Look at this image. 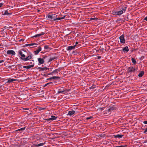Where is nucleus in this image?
Instances as JSON below:
<instances>
[{
    "label": "nucleus",
    "instance_id": "412c9836",
    "mask_svg": "<svg viewBox=\"0 0 147 147\" xmlns=\"http://www.w3.org/2000/svg\"><path fill=\"white\" fill-rule=\"evenodd\" d=\"M144 72L143 71H141L138 74L139 77H142L144 75Z\"/></svg>",
    "mask_w": 147,
    "mask_h": 147
},
{
    "label": "nucleus",
    "instance_id": "7ed1b4c3",
    "mask_svg": "<svg viewBox=\"0 0 147 147\" xmlns=\"http://www.w3.org/2000/svg\"><path fill=\"white\" fill-rule=\"evenodd\" d=\"M137 70V67H134L132 66L129 67L128 69V72L129 73H132L135 72Z\"/></svg>",
    "mask_w": 147,
    "mask_h": 147
},
{
    "label": "nucleus",
    "instance_id": "9b49d317",
    "mask_svg": "<svg viewBox=\"0 0 147 147\" xmlns=\"http://www.w3.org/2000/svg\"><path fill=\"white\" fill-rule=\"evenodd\" d=\"M34 65H29L24 66H23V68H26L27 69H30L31 68L33 67Z\"/></svg>",
    "mask_w": 147,
    "mask_h": 147
},
{
    "label": "nucleus",
    "instance_id": "c03bdc74",
    "mask_svg": "<svg viewBox=\"0 0 147 147\" xmlns=\"http://www.w3.org/2000/svg\"><path fill=\"white\" fill-rule=\"evenodd\" d=\"M147 131V129H146V131H145V132H146Z\"/></svg>",
    "mask_w": 147,
    "mask_h": 147
},
{
    "label": "nucleus",
    "instance_id": "79ce46f5",
    "mask_svg": "<svg viewBox=\"0 0 147 147\" xmlns=\"http://www.w3.org/2000/svg\"><path fill=\"white\" fill-rule=\"evenodd\" d=\"M101 56H98V59H100L101 58Z\"/></svg>",
    "mask_w": 147,
    "mask_h": 147
},
{
    "label": "nucleus",
    "instance_id": "9d476101",
    "mask_svg": "<svg viewBox=\"0 0 147 147\" xmlns=\"http://www.w3.org/2000/svg\"><path fill=\"white\" fill-rule=\"evenodd\" d=\"M76 45H74L73 46H69L67 47V50L68 51H70L71 50H72V49H74Z\"/></svg>",
    "mask_w": 147,
    "mask_h": 147
},
{
    "label": "nucleus",
    "instance_id": "f3484780",
    "mask_svg": "<svg viewBox=\"0 0 147 147\" xmlns=\"http://www.w3.org/2000/svg\"><path fill=\"white\" fill-rule=\"evenodd\" d=\"M67 93L66 91L65 90H59L58 91L57 93L58 94H60L61 93H62L63 94H65Z\"/></svg>",
    "mask_w": 147,
    "mask_h": 147
},
{
    "label": "nucleus",
    "instance_id": "aec40b11",
    "mask_svg": "<svg viewBox=\"0 0 147 147\" xmlns=\"http://www.w3.org/2000/svg\"><path fill=\"white\" fill-rule=\"evenodd\" d=\"M54 83H53V82H49L45 84V86H46L48 85H54Z\"/></svg>",
    "mask_w": 147,
    "mask_h": 147
},
{
    "label": "nucleus",
    "instance_id": "ddd939ff",
    "mask_svg": "<svg viewBox=\"0 0 147 147\" xmlns=\"http://www.w3.org/2000/svg\"><path fill=\"white\" fill-rule=\"evenodd\" d=\"M123 51L124 52H127L129 51L128 47L127 46H126L123 48Z\"/></svg>",
    "mask_w": 147,
    "mask_h": 147
},
{
    "label": "nucleus",
    "instance_id": "bb28decb",
    "mask_svg": "<svg viewBox=\"0 0 147 147\" xmlns=\"http://www.w3.org/2000/svg\"><path fill=\"white\" fill-rule=\"evenodd\" d=\"M40 110H43L45 109L46 108L45 107H39L38 108Z\"/></svg>",
    "mask_w": 147,
    "mask_h": 147
},
{
    "label": "nucleus",
    "instance_id": "6e6552de",
    "mask_svg": "<svg viewBox=\"0 0 147 147\" xmlns=\"http://www.w3.org/2000/svg\"><path fill=\"white\" fill-rule=\"evenodd\" d=\"M57 118V117H55V116L52 115L51 117V118H49V119H47L46 120L48 121H49L51 120H55Z\"/></svg>",
    "mask_w": 147,
    "mask_h": 147
},
{
    "label": "nucleus",
    "instance_id": "2f4dec72",
    "mask_svg": "<svg viewBox=\"0 0 147 147\" xmlns=\"http://www.w3.org/2000/svg\"><path fill=\"white\" fill-rule=\"evenodd\" d=\"M92 118V117L91 116L89 117H88L86 118V119L87 120H88Z\"/></svg>",
    "mask_w": 147,
    "mask_h": 147
},
{
    "label": "nucleus",
    "instance_id": "dca6fc26",
    "mask_svg": "<svg viewBox=\"0 0 147 147\" xmlns=\"http://www.w3.org/2000/svg\"><path fill=\"white\" fill-rule=\"evenodd\" d=\"M44 33L43 32H41V33L35 35L33 36L34 37H37L40 36L41 35L44 34Z\"/></svg>",
    "mask_w": 147,
    "mask_h": 147
},
{
    "label": "nucleus",
    "instance_id": "393cba45",
    "mask_svg": "<svg viewBox=\"0 0 147 147\" xmlns=\"http://www.w3.org/2000/svg\"><path fill=\"white\" fill-rule=\"evenodd\" d=\"M44 145V143H40L39 144H38L37 145V146H43Z\"/></svg>",
    "mask_w": 147,
    "mask_h": 147
},
{
    "label": "nucleus",
    "instance_id": "0eeeda50",
    "mask_svg": "<svg viewBox=\"0 0 147 147\" xmlns=\"http://www.w3.org/2000/svg\"><path fill=\"white\" fill-rule=\"evenodd\" d=\"M38 65H40V64H43L44 62V61L43 60V59L41 58H39L38 59Z\"/></svg>",
    "mask_w": 147,
    "mask_h": 147
},
{
    "label": "nucleus",
    "instance_id": "a18cd8bd",
    "mask_svg": "<svg viewBox=\"0 0 147 147\" xmlns=\"http://www.w3.org/2000/svg\"><path fill=\"white\" fill-rule=\"evenodd\" d=\"M1 129V128H0V130Z\"/></svg>",
    "mask_w": 147,
    "mask_h": 147
},
{
    "label": "nucleus",
    "instance_id": "5701e85b",
    "mask_svg": "<svg viewBox=\"0 0 147 147\" xmlns=\"http://www.w3.org/2000/svg\"><path fill=\"white\" fill-rule=\"evenodd\" d=\"M131 60L132 63H133L134 64H135L136 63V61L134 58H131Z\"/></svg>",
    "mask_w": 147,
    "mask_h": 147
},
{
    "label": "nucleus",
    "instance_id": "72a5a7b5",
    "mask_svg": "<svg viewBox=\"0 0 147 147\" xmlns=\"http://www.w3.org/2000/svg\"><path fill=\"white\" fill-rule=\"evenodd\" d=\"M143 123L145 124H147V120L146 121H144L143 122Z\"/></svg>",
    "mask_w": 147,
    "mask_h": 147
},
{
    "label": "nucleus",
    "instance_id": "39448f33",
    "mask_svg": "<svg viewBox=\"0 0 147 147\" xmlns=\"http://www.w3.org/2000/svg\"><path fill=\"white\" fill-rule=\"evenodd\" d=\"M116 109V108L115 107L112 106L109 108L108 111L109 112L112 111H114Z\"/></svg>",
    "mask_w": 147,
    "mask_h": 147
},
{
    "label": "nucleus",
    "instance_id": "cd10ccee",
    "mask_svg": "<svg viewBox=\"0 0 147 147\" xmlns=\"http://www.w3.org/2000/svg\"><path fill=\"white\" fill-rule=\"evenodd\" d=\"M49 48V47L48 45H45L44 47V49H48Z\"/></svg>",
    "mask_w": 147,
    "mask_h": 147
},
{
    "label": "nucleus",
    "instance_id": "4468645a",
    "mask_svg": "<svg viewBox=\"0 0 147 147\" xmlns=\"http://www.w3.org/2000/svg\"><path fill=\"white\" fill-rule=\"evenodd\" d=\"M75 111H70L68 112V114H67V115L70 116H71L72 115L74 114L75 113Z\"/></svg>",
    "mask_w": 147,
    "mask_h": 147
},
{
    "label": "nucleus",
    "instance_id": "7c9ffc66",
    "mask_svg": "<svg viewBox=\"0 0 147 147\" xmlns=\"http://www.w3.org/2000/svg\"><path fill=\"white\" fill-rule=\"evenodd\" d=\"M36 45V43H32V44H29V45H30V46H33V45Z\"/></svg>",
    "mask_w": 147,
    "mask_h": 147
},
{
    "label": "nucleus",
    "instance_id": "a211bd4d",
    "mask_svg": "<svg viewBox=\"0 0 147 147\" xmlns=\"http://www.w3.org/2000/svg\"><path fill=\"white\" fill-rule=\"evenodd\" d=\"M48 18H49V20H52V19H54L55 18L53 16V15H49L48 16Z\"/></svg>",
    "mask_w": 147,
    "mask_h": 147
},
{
    "label": "nucleus",
    "instance_id": "a19ab883",
    "mask_svg": "<svg viewBox=\"0 0 147 147\" xmlns=\"http://www.w3.org/2000/svg\"><path fill=\"white\" fill-rule=\"evenodd\" d=\"M78 44V42H76V44H75V45H76H76L77 44Z\"/></svg>",
    "mask_w": 147,
    "mask_h": 147
},
{
    "label": "nucleus",
    "instance_id": "423d86ee",
    "mask_svg": "<svg viewBox=\"0 0 147 147\" xmlns=\"http://www.w3.org/2000/svg\"><path fill=\"white\" fill-rule=\"evenodd\" d=\"M7 53L8 55H14L16 54L15 52L13 50H8L7 51Z\"/></svg>",
    "mask_w": 147,
    "mask_h": 147
},
{
    "label": "nucleus",
    "instance_id": "4be33fe9",
    "mask_svg": "<svg viewBox=\"0 0 147 147\" xmlns=\"http://www.w3.org/2000/svg\"><path fill=\"white\" fill-rule=\"evenodd\" d=\"M59 77L58 76H53L51 77L50 78V79H59Z\"/></svg>",
    "mask_w": 147,
    "mask_h": 147
},
{
    "label": "nucleus",
    "instance_id": "20e7f679",
    "mask_svg": "<svg viewBox=\"0 0 147 147\" xmlns=\"http://www.w3.org/2000/svg\"><path fill=\"white\" fill-rule=\"evenodd\" d=\"M124 37V35L123 34L122 35L119 37L120 42L121 43H125V40Z\"/></svg>",
    "mask_w": 147,
    "mask_h": 147
},
{
    "label": "nucleus",
    "instance_id": "c9c22d12",
    "mask_svg": "<svg viewBox=\"0 0 147 147\" xmlns=\"http://www.w3.org/2000/svg\"><path fill=\"white\" fill-rule=\"evenodd\" d=\"M3 5V3H0V7H1Z\"/></svg>",
    "mask_w": 147,
    "mask_h": 147
},
{
    "label": "nucleus",
    "instance_id": "473e14b6",
    "mask_svg": "<svg viewBox=\"0 0 147 147\" xmlns=\"http://www.w3.org/2000/svg\"><path fill=\"white\" fill-rule=\"evenodd\" d=\"M4 61V60H0V64L2 63Z\"/></svg>",
    "mask_w": 147,
    "mask_h": 147
},
{
    "label": "nucleus",
    "instance_id": "c85d7f7f",
    "mask_svg": "<svg viewBox=\"0 0 147 147\" xmlns=\"http://www.w3.org/2000/svg\"><path fill=\"white\" fill-rule=\"evenodd\" d=\"M57 73V69H55V70L53 71H52V73Z\"/></svg>",
    "mask_w": 147,
    "mask_h": 147
},
{
    "label": "nucleus",
    "instance_id": "37998d69",
    "mask_svg": "<svg viewBox=\"0 0 147 147\" xmlns=\"http://www.w3.org/2000/svg\"><path fill=\"white\" fill-rule=\"evenodd\" d=\"M50 79H50V78H48V79H47V80H50Z\"/></svg>",
    "mask_w": 147,
    "mask_h": 147
},
{
    "label": "nucleus",
    "instance_id": "6ab92c4d",
    "mask_svg": "<svg viewBox=\"0 0 147 147\" xmlns=\"http://www.w3.org/2000/svg\"><path fill=\"white\" fill-rule=\"evenodd\" d=\"M16 80H17L16 79H9L7 81V82L10 83L12 82H13Z\"/></svg>",
    "mask_w": 147,
    "mask_h": 147
},
{
    "label": "nucleus",
    "instance_id": "e433bc0d",
    "mask_svg": "<svg viewBox=\"0 0 147 147\" xmlns=\"http://www.w3.org/2000/svg\"><path fill=\"white\" fill-rule=\"evenodd\" d=\"M124 146H116V147H124Z\"/></svg>",
    "mask_w": 147,
    "mask_h": 147
},
{
    "label": "nucleus",
    "instance_id": "c756f323",
    "mask_svg": "<svg viewBox=\"0 0 147 147\" xmlns=\"http://www.w3.org/2000/svg\"><path fill=\"white\" fill-rule=\"evenodd\" d=\"M38 69H39V71H42V67H38Z\"/></svg>",
    "mask_w": 147,
    "mask_h": 147
},
{
    "label": "nucleus",
    "instance_id": "2eb2a0df",
    "mask_svg": "<svg viewBox=\"0 0 147 147\" xmlns=\"http://www.w3.org/2000/svg\"><path fill=\"white\" fill-rule=\"evenodd\" d=\"M123 135H120L119 134H117V135H114L113 137L114 138H121Z\"/></svg>",
    "mask_w": 147,
    "mask_h": 147
},
{
    "label": "nucleus",
    "instance_id": "f257e3e1",
    "mask_svg": "<svg viewBox=\"0 0 147 147\" xmlns=\"http://www.w3.org/2000/svg\"><path fill=\"white\" fill-rule=\"evenodd\" d=\"M26 53V52L24 51H20L19 52V55L21 56V59L25 61L29 60L32 57L30 55H29L26 58H25Z\"/></svg>",
    "mask_w": 147,
    "mask_h": 147
},
{
    "label": "nucleus",
    "instance_id": "58836bf2",
    "mask_svg": "<svg viewBox=\"0 0 147 147\" xmlns=\"http://www.w3.org/2000/svg\"><path fill=\"white\" fill-rule=\"evenodd\" d=\"M144 20H146V21H147V16L144 19Z\"/></svg>",
    "mask_w": 147,
    "mask_h": 147
},
{
    "label": "nucleus",
    "instance_id": "ea45409f",
    "mask_svg": "<svg viewBox=\"0 0 147 147\" xmlns=\"http://www.w3.org/2000/svg\"><path fill=\"white\" fill-rule=\"evenodd\" d=\"M53 73H52V72L50 74H49V75H53Z\"/></svg>",
    "mask_w": 147,
    "mask_h": 147
},
{
    "label": "nucleus",
    "instance_id": "a878e982",
    "mask_svg": "<svg viewBox=\"0 0 147 147\" xmlns=\"http://www.w3.org/2000/svg\"><path fill=\"white\" fill-rule=\"evenodd\" d=\"M47 68L46 67H42V71H44V70H47Z\"/></svg>",
    "mask_w": 147,
    "mask_h": 147
},
{
    "label": "nucleus",
    "instance_id": "f704fd0d",
    "mask_svg": "<svg viewBox=\"0 0 147 147\" xmlns=\"http://www.w3.org/2000/svg\"><path fill=\"white\" fill-rule=\"evenodd\" d=\"M54 59V58H51L49 60H50V61H51L53 60Z\"/></svg>",
    "mask_w": 147,
    "mask_h": 147
},
{
    "label": "nucleus",
    "instance_id": "1a4fd4ad",
    "mask_svg": "<svg viewBox=\"0 0 147 147\" xmlns=\"http://www.w3.org/2000/svg\"><path fill=\"white\" fill-rule=\"evenodd\" d=\"M42 48L40 47H39L38 49L34 51V53L35 55H37L38 53L41 51Z\"/></svg>",
    "mask_w": 147,
    "mask_h": 147
},
{
    "label": "nucleus",
    "instance_id": "f8f14e48",
    "mask_svg": "<svg viewBox=\"0 0 147 147\" xmlns=\"http://www.w3.org/2000/svg\"><path fill=\"white\" fill-rule=\"evenodd\" d=\"M65 16H64L62 17L61 18H55V17L53 19V21H55L56 20H59L62 19H64L65 18Z\"/></svg>",
    "mask_w": 147,
    "mask_h": 147
},
{
    "label": "nucleus",
    "instance_id": "b1692460",
    "mask_svg": "<svg viewBox=\"0 0 147 147\" xmlns=\"http://www.w3.org/2000/svg\"><path fill=\"white\" fill-rule=\"evenodd\" d=\"M26 127H24L23 128H22L20 129H19L17 130V131H23L25 130Z\"/></svg>",
    "mask_w": 147,
    "mask_h": 147
},
{
    "label": "nucleus",
    "instance_id": "4c0bfd02",
    "mask_svg": "<svg viewBox=\"0 0 147 147\" xmlns=\"http://www.w3.org/2000/svg\"><path fill=\"white\" fill-rule=\"evenodd\" d=\"M8 13V12L7 11H5L4 13L5 14H7Z\"/></svg>",
    "mask_w": 147,
    "mask_h": 147
},
{
    "label": "nucleus",
    "instance_id": "f03ea898",
    "mask_svg": "<svg viewBox=\"0 0 147 147\" xmlns=\"http://www.w3.org/2000/svg\"><path fill=\"white\" fill-rule=\"evenodd\" d=\"M126 8L127 7H122L121 8V10L117 11H113L112 12V13L113 14L115 15H121L125 12Z\"/></svg>",
    "mask_w": 147,
    "mask_h": 147
}]
</instances>
